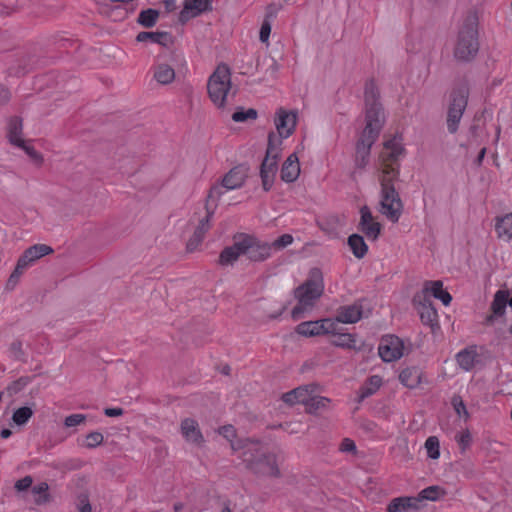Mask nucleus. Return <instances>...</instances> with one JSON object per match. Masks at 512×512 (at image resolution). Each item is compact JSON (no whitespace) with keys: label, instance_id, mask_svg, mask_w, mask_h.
Masks as SVG:
<instances>
[{"label":"nucleus","instance_id":"f257e3e1","mask_svg":"<svg viewBox=\"0 0 512 512\" xmlns=\"http://www.w3.org/2000/svg\"><path fill=\"white\" fill-rule=\"evenodd\" d=\"M232 449L239 452L246 468L263 476H279V468L275 454L270 453L260 442L246 439Z\"/></svg>","mask_w":512,"mask_h":512},{"label":"nucleus","instance_id":"f03ea898","mask_svg":"<svg viewBox=\"0 0 512 512\" xmlns=\"http://www.w3.org/2000/svg\"><path fill=\"white\" fill-rule=\"evenodd\" d=\"M366 106V125L356 146V165L364 168L369 159L370 149L376 141L384 121L381 104Z\"/></svg>","mask_w":512,"mask_h":512},{"label":"nucleus","instance_id":"7ed1b4c3","mask_svg":"<svg viewBox=\"0 0 512 512\" xmlns=\"http://www.w3.org/2000/svg\"><path fill=\"white\" fill-rule=\"evenodd\" d=\"M478 51V18L475 14H469L458 30L453 56L458 62H469L475 58Z\"/></svg>","mask_w":512,"mask_h":512},{"label":"nucleus","instance_id":"20e7f679","mask_svg":"<svg viewBox=\"0 0 512 512\" xmlns=\"http://www.w3.org/2000/svg\"><path fill=\"white\" fill-rule=\"evenodd\" d=\"M324 291L322 272L318 268L310 271L308 279L295 290L298 305L292 310V317L298 320L301 314L314 306Z\"/></svg>","mask_w":512,"mask_h":512},{"label":"nucleus","instance_id":"39448f33","mask_svg":"<svg viewBox=\"0 0 512 512\" xmlns=\"http://www.w3.org/2000/svg\"><path fill=\"white\" fill-rule=\"evenodd\" d=\"M406 150L401 136H394L383 143L377 163V178L383 174L390 179H398L400 174V160L404 158Z\"/></svg>","mask_w":512,"mask_h":512},{"label":"nucleus","instance_id":"423d86ee","mask_svg":"<svg viewBox=\"0 0 512 512\" xmlns=\"http://www.w3.org/2000/svg\"><path fill=\"white\" fill-rule=\"evenodd\" d=\"M380 183V208L379 211L392 223L399 221L403 212V203L396 191L394 182L397 179H390V176L383 174L377 178Z\"/></svg>","mask_w":512,"mask_h":512},{"label":"nucleus","instance_id":"0eeeda50","mask_svg":"<svg viewBox=\"0 0 512 512\" xmlns=\"http://www.w3.org/2000/svg\"><path fill=\"white\" fill-rule=\"evenodd\" d=\"M231 90V72L226 64H220L208 79L207 91L210 100L218 108L225 107Z\"/></svg>","mask_w":512,"mask_h":512},{"label":"nucleus","instance_id":"6e6552de","mask_svg":"<svg viewBox=\"0 0 512 512\" xmlns=\"http://www.w3.org/2000/svg\"><path fill=\"white\" fill-rule=\"evenodd\" d=\"M280 150V140L274 135V133H270L268 137L266 156L262 161L260 168V177L265 191H269L273 186L275 175L278 170V157Z\"/></svg>","mask_w":512,"mask_h":512},{"label":"nucleus","instance_id":"1a4fd4ad","mask_svg":"<svg viewBox=\"0 0 512 512\" xmlns=\"http://www.w3.org/2000/svg\"><path fill=\"white\" fill-rule=\"evenodd\" d=\"M7 139L15 147L22 149L35 163L41 165L43 156L23 138V122L19 117H11L7 123Z\"/></svg>","mask_w":512,"mask_h":512},{"label":"nucleus","instance_id":"9d476101","mask_svg":"<svg viewBox=\"0 0 512 512\" xmlns=\"http://www.w3.org/2000/svg\"><path fill=\"white\" fill-rule=\"evenodd\" d=\"M467 102L468 91L465 88L454 89L451 92L447 113V129L451 134L458 130Z\"/></svg>","mask_w":512,"mask_h":512},{"label":"nucleus","instance_id":"9b49d317","mask_svg":"<svg viewBox=\"0 0 512 512\" xmlns=\"http://www.w3.org/2000/svg\"><path fill=\"white\" fill-rule=\"evenodd\" d=\"M296 332L305 337L337 334V324L336 321L330 318L306 321L297 325Z\"/></svg>","mask_w":512,"mask_h":512},{"label":"nucleus","instance_id":"f8f14e48","mask_svg":"<svg viewBox=\"0 0 512 512\" xmlns=\"http://www.w3.org/2000/svg\"><path fill=\"white\" fill-rule=\"evenodd\" d=\"M404 342L398 336L385 335L378 346V354L384 362H393L404 355Z\"/></svg>","mask_w":512,"mask_h":512},{"label":"nucleus","instance_id":"ddd939ff","mask_svg":"<svg viewBox=\"0 0 512 512\" xmlns=\"http://www.w3.org/2000/svg\"><path fill=\"white\" fill-rule=\"evenodd\" d=\"M249 241L247 234L236 235L233 244L220 253L219 264L222 266L232 265L241 255H246L245 250L249 248Z\"/></svg>","mask_w":512,"mask_h":512},{"label":"nucleus","instance_id":"4468645a","mask_svg":"<svg viewBox=\"0 0 512 512\" xmlns=\"http://www.w3.org/2000/svg\"><path fill=\"white\" fill-rule=\"evenodd\" d=\"M297 120V113L295 111H288L284 108H279L275 113L274 124L277 134H274L279 140L280 144L282 139L288 138L295 130Z\"/></svg>","mask_w":512,"mask_h":512},{"label":"nucleus","instance_id":"2eb2a0df","mask_svg":"<svg viewBox=\"0 0 512 512\" xmlns=\"http://www.w3.org/2000/svg\"><path fill=\"white\" fill-rule=\"evenodd\" d=\"M247 177V171L244 167L237 166L232 168L222 179L220 186H215L210 190L209 198H212L215 194L220 196L222 194L221 189L233 190L240 188Z\"/></svg>","mask_w":512,"mask_h":512},{"label":"nucleus","instance_id":"dca6fc26","mask_svg":"<svg viewBox=\"0 0 512 512\" xmlns=\"http://www.w3.org/2000/svg\"><path fill=\"white\" fill-rule=\"evenodd\" d=\"M364 303V300H360L353 304L339 307L337 316L333 320L336 321L337 325L338 323L353 324L358 322L362 317L369 314V309L365 310Z\"/></svg>","mask_w":512,"mask_h":512},{"label":"nucleus","instance_id":"f3484780","mask_svg":"<svg viewBox=\"0 0 512 512\" xmlns=\"http://www.w3.org/2000/svg\"><path fill=\"white\" fill-rule=\"evenodd\" d=\"M413 303L420 315L421 321L424 324L433 326L437 322V311L433 307L430 299L426 298L425 295H415Z\"/></svg>","mask_w":512,"mask_h":512},{"label":"nucleus","instance_id":"a211bd4d","mask_svg":"<svg viewBox=\"0 0 512 512\" xmlns=\"http://www.w3.org/2000/svg\"><path fill=\"white\" fill-rule=\"evenodd\" d=\"M509 295L508 290H498L495 293L490 306L491 314L485 318V325L491 326L497 318L504 316Z\"/></svg>","mask_w":512,"mask_h":512},{"label":"nucleus","instance_id":"6ab92c4d","mask_svg":"<svg viewBox=\"0 0 512 512\" xmlns=\"http://www.w3.org/2000/svg\"><path fill=\"white\" fill-rule=\"evenodd\" d=\"M360 229L370 240H376L381 232V224L375 221L370 209L363 206L360 209Z\"/></svg>","mask_w":512,"mask_h":512},{"label":"nucleus","instance_id":"aec40b11","mask_svg":"<svg viewBox=\"0 0 512 512\" xmlns=\"http://www.w3.org/2000/svg\"><path fill=\"white\" fill-rule=\"evenodd\" d=\"M181 434L184 439L197 446L204 443L203 434L199 428V424L192 418H185L181 421L180 425Z\"/></svg>","mask_w":512,"mask_h":512},{"label":"nucleus","instance_id":"412c9836","mask_svg":"<svg viewBox=\"0 0 512 512\" xmlns=\"http://www.w3.org/2000/svg\"><path fill=\"white\" fill-rule=\"evenodd\" d=\"M317 391V386L314 384L299 386L282 395V400L288 405L303 404L309 400V395Z\"/></svg>","mask_w":512,"mask_h":512},{"label":"nucleus","instance_id":"4be33fe9","mask_svg":"<svg viewBox=\"0 0 512 512\" xmlns=\"http://www.w3.org/2000/svg\"><path fill=\"white\" fill-rule=\"evenodd\" d=\"M249 248L245 250L246 255L253 261H263L269 258L272 254V245L267 242H259L254 237L248 235Z\"/></svg>","mask_w":512,"mask_h":512},{"label":"nucleus","instance_id":"5701e85b","mask_svg":"<svg viewBox=\"0 0 512 512\" xmlns=\"http://www.w3.org/2000/svg\"><path fill=\"white\" fill-rule=\"evenodd\" d=\"M417 295H425L428 299L430 296H433L439 299L445 306L450 305L452 301V296L443 289V283L440 280L425 282L422 292Z\"/></svg>","mask_w":512,"mask_h":512},{"label":"nucleus","instance_id":"b1692460","mask_svg":"<svg viewBox=\"0 0 512 512\" xmlns=\"http://www.w3.org/2000/svg\"><path fill=\"white\" fill-rule=\"evenodd\" d=\"M209 4V0H185L184 8L179 15V20L184 23L190 18L200 15L202 12L208 10Z\"/></svg>","mask_w":512,"mask_h":512},{"label":"nucleus","instance_id":"393cba45","mask_svg":"<svg viewBox=\"0 0 512 512\" xmlns=\"http://www.w3.org/2000/svg\"><path fill=\"white\" fill-rule=\"evenodd\" d=\"M420 508L417 497H397L390 501L387 512H410Z\"/></svg>","mask_w":512,"mask_h":512},{"label":"nucleus","instance_id":"a878e982","mask_svg":"<svg viewBox=\"0 0 512 512\" xmlns=\"http://www.w3.org/2000/svg\"><path fill=\"white\" fill-rule=\"evenodd\" d=\"M300 174V164L296 153L288 156L282 165L281 179L285 182H294Z\"/></svg>","mask_w":512,"mask_h":512},{"label":"nucleus","instance_id":"bb28decb","mask_svg":"<svg viewBox=\"0 0 512 512\" xmlns=\"http://www.w3.org/2000/svg\"><path fill=\"white\" fill-rule=\"evenodd\" d=\"M495 232L500 240L512 239V212L495 218Z\"/></svg>","mask_w":512,"mask_h":512},{"label":"nucleus","instance_id":"cd10ccee","mask_svg":"<svg viewBox=\"0 0 512 512\" xmlns=\"http://www.w3.org/2000/svg\"><path fill=\"white\" fill-rule=\"evenodd\" d=\"M456 361L459 367L468 372L478 363V353L476 347H468L456 354Z\"/></svg>","mask_w":512,"mask_h":512},{"label":"nucleus","instance_id":"c85d7f7f","mask_svg":"<svg viewBox=\"0 0 512 512\" xmlns=\"http://www.w3.org/2000/svg\"><path fill=\"white\" fill-rule=\"evenodd\" d=\"M383 385V379L379 375L370 376L359 388L358 402L374 395Z\"/></svg>","mask_w":512,"mask_h":512},{"label":"nucleus","instance_id":"c756f323","mask_svg":"<svg viewBox=\"0 0 512 512\" xmlns=\"http://www.w3.org/2000/svg\"><path fill=\"white\" fill-rule=\"evenodd\" d=\"M175 76V70L169 64L159 63L153 67V78L161 85L171 84Z\"/></svg>","mask_w":512,"mask_h":512},{"label":"nucleus","instance_id":"7c9ffc66","mask_svg":"<svg viewBox=\"0 0 512 512\" xmlns=\"http://www.w3.org/2000/svg\"><path fill=\"white\" fill-rule=\"evenodd\" d=\"M422 373L417 367H407L399 374V381L407 388L414 389L421 383Z\"/></svg>","mask_w":512,"mask_h":512},{"label":"nucleus","instance_id":"2f4dec72","mask_svg":"<svg viewBox=\"0 0 512 512\" xmlns=\"http://www.w3.org/2000/svg\"><path fill=\"white\" fill-rule=\"evenodd\" d=\"M209 221L210 215H207L204 219H202L194 231L193 236L189 239L187 243V249L189 251H194L198 245L202 242L206 232L209 230Z\"/></svg>","mask_w":512,"mask_h":512},{"label":"nucleus","instance_id":"473e14b6","mask_svg":"<svg viewBox=\"0 0 512 512\" xmlns=\"http://www.w3.org/2000/svg\"><path fill=\"white\" fill-rule=\"evenodd\" d=\"M330 399L327 397L319 396L315 393L309 395V400L305 404V409L308 413H316L320 410H325L329 407Z\"/></svg>","mask_w":512,"mask_h":512},{"label":"nucleus","instance_id":"72a5a7b5","mask_svg":"<svg viewBox=\"0 0 512 512\" xmlns=\"http://www.w3.org/2000/svg\"><path fill=\"white\" fill-rule=\"evenodd\" d=\"M348 245L353 255L358 259L363 258L368 251V246L365 243L364 238L358 234L349 236Z\"/></svg>","mask_w":512,"mask_h":512},{"label":"nucleus","instance_id":"f704fd0d","mask_svg":"<svg viewBox=\"0 0 512 512\" xmlns=\"http://www.w3.org/2000/svg\"><path fill=\"white\" fill-rule=\"evenodd\" d=\"M136 40L138 42H153L158 43L160 45L166 46L170 41V36L167 32H140Z\"/></svg>","mask_w":512,"mask_h":512},{"label":"nucleus","instance_id":"c9c22d12","mask_svg":"<svg viewBox=\"0 0 512 512\" xmlns=\"http://www.w3.org/2000/svg\"><path fill=\"white\" fill-rule=\"evenodd\" d=\"M26 257H29L34 263L36 260L43 256L49 255L53 252V249L45 244H35L25 250Z\"/></svg>","mask_w":512,"mask_h":512},{"label":"nucleus","instance_id":"e433bc0d","mask_svg":"<svg viewBox=\"0 0 512 512\" xmlns=\"http://www.w3.org/2000/svg\"><path fill=\"white\" fill-rule=\"evenodd\" d=\"M31 382H32V377L22 376V377L18 378L17 380L11 382L6 387V394L9 397H13V396L17 395L18 393H20L22 390H24L25 387L27 385H29Z\"/></svg>","mask_w":512,"mask_h":512},{"label":"nucleus","instance_id":"4c0bfd02","mask_svg":"<svg viewBox=\"0 0 512 512\" xmlns=\"http://www.w3.org/2000/svg\"><path fill=\"white\" fill-rule=\"evenodd\" d=\"M49 485L46 482H41L32 488V493L35 495L34 502L37 505H42L50 501L48 493Z\"/></svg>","mask_w":512,"mask_h":512},{"label":"nucleus","instance_id":"58836bf2","mask_svg":"<svg viewBox=\"0 0 512 512\" xmlns=\"http://www.w3.org/2000/svg\"><path fill=\"white\" fill-rule=\"evenodd\" d=\"M276 16V10H268L264 21L262 22L259 39L262 43L268 44L271 33V19Z\"/></svg>","mask_w":512,"mask_h":512},{"label":"nucleus","instance_id":"ea45409f","mask_svg":"<svg viewBox=\"0 0 512 512\" xmlns=\"http://www.w3.org/2000/svg\"><path fill=\"white\" fill-rule=\"evenodd\" d=\"M444 494V490L439 486H429L423 489L416 497L419 498L420 505L423 500L436 501Z\"/></svg>","mask_w":512,"mask_h":512},{"label":"nucleus","instance_id":"a19ab883","mask_svg":"<svg viewBox=\"0 0 512 512\" xmlns=\"http://www.w3.org/2000/svg\"><path fill=\"white\" fill-rule=\"evenodd\" d=\"M365 105H375L380 104L379 99V90L376 83L373 80H370L365 85Z\"/></svg>","mask_w":512,"mask_h":512},{"label":"nucleus","instance_id":"79ce46f5","mask_svg":"<svg viewBox=\"0 0 512 512\" xmlns=\"http://www.w3.org/2000/svg\"><path fill=\"white\" fill-rule=\"evenodd\" d=\"M33 414L34 412L30 407H20L14 411L12 421L18 426H23L31 419Z\"/></svg>","mask_w":512,"mask_h":512},{"label":"nucleus","instance_id":"37998d69","mask_svg":"<svg viewBox=\"0 0 512 512\" xmlns=\"http://www.w3.org/2000/svg\"><path fill=\"white\" fill-rule=\"evenodd\" d=\"M336 338L332 341V344L341 348H353L355 347L356 339L350 333H339L333 334Z\"/></svg>","mask_w":512,"mask_h":512},{"label":"nucleus","instance_id":"c03bdc74","mask_svg":"<svg viewBox=\"0 0 512 512\" xmlns=\"http://www.w3.org/2000/svg\"><path fill=\"white\" fill-rule=\"evenodd\" d=\"M159 13L154 9H147L139 14L138 22L144 27H153L158 19Z\"/></svg>","mask_w":512,"mask_h":512},{"label":"nucleus","instance_id":"a18cd8bd","mask_svg":"<svg viewBox=\"0 0 512 512\" xmlns=\"http://www.w3.org/2000/svg\"><path fill=\"white\" fill-rule=\"evenodd\" d=\"M452 406L456 412V414L463 418L465 421H467L470 417V414L466 408V405L464 401L462 400L461 396L454 395L451 400Z\"/></svg>","mask_w":512,"mask_h":512},{"label":"nucleus","instance_id":"49530a36","mask_svg":"<svg viewBox=\"0 0 512 512\" xmlns=\"http://www.w3.org/2000/svg\"><path fill=\"white\" fill-rule=\"evenodd\" d=\"M425 448L427 450V454L432 459H437L440 456L439 451V440L435 436H430L425 442Z\"/></svg>","mask_w":512,"mask_h":512},{"label":"nucleus","instance_id":"de8ad7c7","mask_svg":"<svg viewBox=\"0 0 512 512\" xmlns=\"http://www.w3.org/2000/svg\"><path fill=\"white\" fill-rule=\"evenodd\" d=\"M103 441L104 436L102 433L91 432L86 436L83 446L88 449H93L100 446L103 443Z\"/></svg>","mask_w":512,"mask_h":512},{"label":"nucleus","instance_id":"09e8293b","mask_svg":"<svg viewBox=\"0 0 512 512\" xmlns=\"http://www.w3.org/2000/svg\"><path fill=\"white\" fill-rule=\"evenodd\" d=\"M293 240L294 239L292 235L283 234L270 244L272 245L273 250H280L291 245L293 243Z\"/></svg>","mask_w":512,"mask_h":512},{"label":"nucleus","instance_id":"8fccbe9b","mask_svg":"<svg viewBox=\"0 0 512 512\" xmlns=\"http://www.w3.org/2000/svg\"><path fill=\"white\" fill-rule=\"evenodd\" d=\"M256 117H257V112L254 109H248L246 111H244V110L236 111L232 115V119L235 122H244L248 119H256Z\"/></svg>","mask_w":512,"mask_h":512},{"label":"nucleus","instance_id":"3c124183","mask_svg":"<svg viewBox=\"0 0 512 512\" xmlns=\"http://www.w3.org/2000/svg\"><path fill=\"white\" fill-rule=\"evenodd\" d=\"M86 421V415L84 414H71L64 420V425L67 428L76 427L83 424Z\"/></svg>","mask_w":512,"mask_h":512},{"label":"nucleus","instance_id":"603ef678","mask_svg":"<svg viewBox=\"0 0 512 512\" xmlns=\"http://www.w3.org/2000/svg\"><path fill=\"white\" fill-rule=\"evenodd\" d=\"M24 271H25L24 268H21L19 265L16 264L15 269L13 270V272L11 273V275L7 281V286L9 288L13 289L19 282V279L22 276V274L24 273Z\"/></svg>","mask_w":512,"mask_h":512},{"label":"nucleus","instance_id":"864d4df0","mask_svg":"<svg viewBox=\"0 0 512 512\" xmlns=\"http://www.w3.org/2000/svg\"><path fill=\"white\" fill-rule=\"evenodd\" d=\"M456 440L461 447V449L464 451L466 448L469 447L472 437L468 430L461 432L459 435L456 436Z\"/></svg>","mask_w":512,"mask_h":512},{"label":"nucleus","instance_id":"5fc2aeb1","mask_svg":"<svg viewBox=\"0 0 512 512\" xmlns=\"http://www.w3.org/2000/svg\"><path fill=\"white\" fill-rule=\"evenodd\" d=\"M219 433L221 435H223L226 439H228L229 441H232V439L235 437V429L233 426L231 425H228V426H223L219 429ZM244 441L240 442V443H234V445L236 446H239L243 443ZM233 444V442H231V445Z\"/></svg>","mask_w":512,"mask_h":512},{"label":"nucleus","instance_id":"6e6d98bb","mask_svg":"<svg viewBox=\"0 0 512 512\" xmlns=\"http://www.w3.org/2000/svg\"><path fill=\"white\" fill-rule=\"evenodd\" d=\"M33 479L31 476H25L22 479L16 481L14 487L17 491H25L31 487Z\"/></svg>","mask_w":512,"mask_h":512},{"label":"nucleus","instance_id":"4d7b16f0","mask_svg":"<svg viewBox=\"0 0 512 512\" xmlns=\"http://www.w3.org/2000/svg\"><path fill=\"white\" fill-rule=\"evenodd\" d=\"M78 510H79V512H91L92 511L91 504L86 495L79 497Z\"/></svg>","mask_w":512,"mask_h":512},{"label":"nucleus","instance_id":"13d9d810","mask_svg":"<svg viewBox=\"0 0 512 512\" xmlns=\"http://www.w3.org/2000/svg\"><path fill=\"white\" fill-rule=\"evenodd\" d=\"M340 450L342 452H355L356 451V445L353 440L349 438H345L342 440L340 444Z\"/></svg>","mask_w":512,"mask_h":512},{"label":"nucleus","instance_id":"bf43d9fd","mask_svg":"<svg viewBox=\"0 0 512 512\" xmlns=\"http://www.w3.org/2000/svg\"><path fill=\"white\" fill-rule=\"evenodd\" d=\"M33 264L32 260L29 257H26V252L19 257L17 261V265H19L21 268H24L25 270L30 267Z\"/></svg>","mask_w":512,"mask_h":512},{"label":"nucleus","instance_id":"052dcab7","mask_svg":"<svg viewBox=\"0 0 512 512\" xmlns=\"http://www.w3.org/2000/svg\"><path fill=\"white\" fill-rule=\"evenodd\" d=\"M104 413L108 417H118L123 414V410L121 408H106Z\"/></svg>","mask_w":512,"mask_h":512},{"label":"nucleus","instance_id":"680f3d73","mask_svg":"<svg viewBox=\"0 0 512 512\" xmlns=\"http://www.w3.org/2000/svg\"><path fill=\"white\" fill-rule=\"evenodd\" d=\"M167 12L175 11L177 8L176 0H163Z\"/></svg>","mask_w":512,"mask_h":512},{"label":"nucleus","instance_id":"e2e57ef3","mask_svg":"<svg viewBox=\"0 0 512 512\" xmlns=\"http://www.w3.org/2000/svg\"><path fill=\"white\" fill-rule=\"evenodd\" d=\"M11 350H12L15 358H20L23 355L20 343L12 344Z\"/></svg>","mask_w":512,"mask_h":512},{"label":"nucleus","instance_id":"0e129e2a","mask_svg":"<svg viewBox=\"0 0 512 512\" xmlns=\"http://www.w3.org/2000/svg\"><path fill=\"white\" fill-rule=\"evenodd\" d=\"M0 100L1 101H7L10 97V93L7 89H5L4 87H0Z\"/></svg>","mask_w":512,"mask_h":512},{"label":"nucleus","instance_id":"69168bd1","mask_svg":"<svg viewBox=\"0 0 512 512\" xmlns=\"http://www.w3.org/2000/svg\"><path fill=\"white\" fill-rule=\"evenodd\" d=\"M12 432L11 430L9 429H2L1 432H0V436L3 438V439H7L11 436Z\"/></svg>","mask_w":512,"mask_h":512},{"label":"nucleus","instance_id":"338daca9","mask_svg":"<svg viewBox=\"0 0 512 512\" xmlns=\"http://www.w3.org/2000/svg\"><path fill=\"white\" fill-rule=\"evenodd\" d=\"M485 154H486V148H482L479 152V155L477 157V163L478 164H481V162L483 161L484 157H485Z\"/></svg>","mask_w":512,"mask_h":512},{"label":"nucleus","instance_id":"774afa93","mask_svg":"<svg viewBox=\"0 0 512 512\" xmlns=\"http://www.w3.org/2000/svg\"><path fill=\"white\" fill-rule=\"evenodd\" d=\"M183 509V504L182 503H175L174 504V511L175 512H179Z\"/></svg>","mask_w":512,"mask_h":512}]
</instances>
